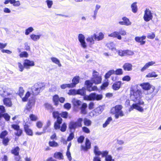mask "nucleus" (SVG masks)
<instances>
[{
    "instance_id": "obj_16",
    "label": "nucleus",
    "mask_w": 161,
    "mask_h": 161,
    "mask_svg": "<svg viewBox=\"0 0 161 161\" xmlns=\"http://www.w3.org/2000/svg\"><path fill=\"white\" fill-rule=\"evenodd\" d=\"M29 126L28 123H25L24 125L25 131L27 135L32 136L33 135V132L31 129H29Z\"/></svg>"
},
{
    "instance_id": "obj_28",
    "label": "nucleus",
    "mask_w": 161,
    "mask_h": 161,
    "mask_svg": "<svg viewBox=\"0 0 161 161\" xmlns=\"http://www.w3.org/2000/svg\"><path fill=\"white\" fill-rule=\"evenodd\" d=\"M4 104L8 107H11L12 103L10 98H5L3 100Z\"/></svg>"
},
{
    "instance_id": "obj_33",
    "label": "nucleus",
    "mask_w": 161,
    "mask_h": 161,
    "mask_svg": "<svg viewBox=\"0 0 161 161\" xmlns=\"http://www.w3.org/2000/svg\"><path fill=\"white\" fill-rule=\"evenodd\" d=\"M72 102L75 106H80L82 104V102L81 101L75 98L73 99Z\"/></svg>"
},
{
    "instance_id": "obj_61",
    "label": "nucleus",
    "mask_w": 161,
    "mask_h": 161,
    "mask_svg": "<svg viewBox=\"0 0 161 161\" xmlns=\"http://www.w3.org/2000/svg\"><path fill=\"white\" fill-rule=\"evenodd\" d=\"M30 118L31 120L35 121L37 119V117L35 115L31 114L30 116Z\"/></svg>"
},
{
    "instance_id": "obj_29",
    "label": "nucleus",
    "mask_w": 161,
    "mask_h": 161,
    "mask_svg": "<svg viewBox=\"0 0 161 161\" xmlns=\"http://www.w3.org/2000/svg\"><path fill=\"white\" fill-rule=\"evenodd\" d=\"M85 85L87 86V90L88 91L91 92L92 91V83L89 80H86L85 82Z\"/></svg>"
},
{
    "instance_id": "obj_35",
    "label": "nucleus",
    "mask_w": 161,
    "mask_h": 161,
    "mask_svg": "<svg viewBox=\"0 0 161 161\" xmlns=\"http://www.w3.org/2000/svg\"><path fill=\"white\" fill-rule=\"evenodd\" d=\"M136 2H134L132 4L131 8L132 11L134 13H136L137 11V7L136 5Z\"/></svg>"
},
{
    "instance_id": "obj_41",
    "label": "nucleus",
    "mask_w": 161,
    "mask_h": 161,
    "mask_svg": "<svg viewBox=\"0 0 161 161\" xmlns=\"http://www.w3.org/2000/svg\"><path fill=\"white\" fill-rule=\"evenodd\" d=\"M118 55L120 56H126V50H116Z\"/></svg>"
},
{
    "instance_id": "obj_13",
    "label": "nucleus",
    "mask_w": 161,
    "mask_h": 161,
    "mask_svg": "<svg viewBox=\"0 0 161 161\" xmlns=\"http://www.w3.org/2000/svg\"><path fill=\"white\" fill-rule=\"evenodd\" d=\"M85 146L82 145L81 146V150L86 151L88 149H90L91 147V143L89 140L88 138L86 139Z\"/></svg>"
},
{
    "instance_id": "obj_44",
    "label": "nucleus",
    "mask_w": 161,
    "mask_h": 161,
    "mask_svg": "<svg viewBox=\"0 0 161 161\" xmlns=\"http://www.w3.org/2000/svg\"><path fill=\"white\" fill-rule=\"evenodd\" d=\"M48 144L49 146L53 147H56L58 146V144L54 141H49Z\"/></svg>"
},
{
    "instance_id": "obj_34",
    "label": "nucleus",
    "mask_w": 161,
    "mask_h": 161,
    "mask_svg": "<svg viewBox=\"0 0 161 161\" xmlns=\"http://www.w3.org/2000/svg\"><path fill=\"white\" fill-rule=\"evenodd\" d=\"M51 60L54 63L57 64L59 67H61V64L60 63L59 60L57 58L55 57H51Z\"/></svg>"
},
{
    "instance_id": "obj_40",
    "label": "nucleus",
    "mask_w": 161,
    "mask_h": 161,
    "mask_svg": "<svg viewBox=\"0 0 161 161\" xmlns=\"http://www.w3.org/2000/svg\"><path fill=\"white\" fill-rule=\"evenodd\" d=\"M115 73V71L114 70H111L108 71L105 75V77L106 79H107L112 74Z\"/></svg>"
},
{
    "instance_id": "obj_8",
    "label": "nucleus",
    "mask_w": 161,
    "mask_h": 161,
    "mask_svg": "<svg viewBox=\"0 0 161 161\" xmlns=\"http://www.w3.org/2000/svg\"><path fill=\"white\" fill-rule=\"evenodd\" d=\"M139 85L143 90L147 91L150 90L151 89V90H153L155 88L154 86L152 85L148 82L143 83L140 84Z\"/></svg>"
},
{
    "instance_id": "obj_10",
    "label": "nucleus",
    "mask_w": 161,
    "mask_h": 161,
    "mask_svg": "<svg viewBox=\"0 0 161 161\" xmlns=\"http://www.w3.org/2000/svg\"><path fill=\"white\" fill-rule=\"evenodd\" d=\"M78 38L81 47L84 48H86V44L85 41L84 36L82 34H79L78 35Z\"/></svg>"
},
{
    "instance_id": "obj_57",
    "label": "nucleus",
    "mask_w": 161,
    "mask_h": 161,
    "mask_svg": "<svg viewBox=\"0 0 161 161\" xmlns=\"http://www.w3.org/2000/svg\"><path fill=\"white\" fill-rule=\"evenodd\" d=\"M126 56H132L134 54V52L130 50H126Z\"/></svg>"
},
{
    "instance_id": "obj_60",
    "label": "nucleus",
    "mask_w": 161,
    "mask_h": 161,
    "mask_svg": "<svg viewBox=\"0 0 161 161\" xmlns=\"http://www.w3.org/2000/svg\"><path fill=\"white\" fill-rule=\"evenodd\" d=\"M105 161H115L114 159L112 158L111 155H108L105 158Z\"/></svg>"
},
{
    "instance_id": "obj_19",
    "label": "nucleus",
    "mask_w": 161,
    "mask_h": 161,
    "mask_svg": "<svg viewBox=\"0 0 161 161\" xmlns=\"http://www.w3.org/2000/svg\"><path fill=\"white\" fill-rule=\"evenodd\" d=\"M80 78L79 76L74 77L72 80V83H70L72 88L75 86L76 84L79 82Z\"/></svg>"
},
{
    "instance_id": "obj_64",
    "label": "nucleus",
    "mask_w": 161,
    "mask_h": 161,
    "mask_svg": "<svg viewBox=\"0 0 161 161\" xmlns=\"http://www.w3.org/2000/svg\"><path fill=\"white\" fill-rule=\"evenodd\" d=\"M64 107L65 109L69 110L71 108V106L70 104L69 103H67L64 104Z\"/></svg>"
},
{
    "instance_id": "obj_47",
    "label": "nucleus",
    "mask_w": 161,
    "mask_h": 161,
    "mask_svg": "<svg viewBox=\"0 0 161 161\" xmlns=\"http://www.w3.org/2000/svg\"><path fill=\"white\" fill-rule=\"evenodd\" d=\"M77 90L75 89H72L70 90L68 94L69 95H75L77 94Z\"/></svg>"
},
{
    "instance_id": "obj_25",
    "label": "nucleus",
    "mask_w": 161,
    "mask_h": 161,
    "mask_svg": "<svg viewBox=\"0 0 161 161\" xmlns=\"http://www.w3.org/2000/svg\"><path fill=\"white\" fill-rule=\"evenodd\" d=\"M77 94L80 95L81 96H86V90L85 87H82L81 89L77 90Z\"/></svg>"
},
{
    "instance_id": "obj_11",
    "label": "nucleus",
    "mask_w": 161,
    "mask_h": 161,
    "mask_svg": "<svg viewBox=\"0 0 161 161\" xmlns=\"http://www.w3.org/2000/svg\"><path fill=\"white\" fill-rule=\"evenodd\" d=\"M34 65V62L33 61H31L28 59H25L24 60V67L26 69H29L30 67Z\"/></svg>"
},
{
    "instance_id": "obj_4",
    "label": "nucleus",
    "mask_w": 161,
    "mask_h": 161,
    "mask_svg": "<svg viewBox=\"0 0 161 161\" xmlns=\"http://www.w3.org/2000/svg\"><path fill=\"white\" fill-rule=\"evenodd\" d=\"M102 80V76L99 75V73L94 70L93 71L92 77L91 79V82L92 84H98L101 83Z\"/></svg>"
},
{
    "instance_id": "obj_46",
    "label": "nucleus",
    "mask_w": 161,
    "mask_h": 161,
    "mask_svg": "<svg viewBox=\"0 0 161 161\" xmlns=\"http://www.w3.org/2000/svg\"><path fill=\"white\" fill-rule=\"evenodd\" d=\"M45 3L47 4V6L49 8H52V6L53 4V1L51 0H46L45 1Z\"/></svg>"
},
{
    "instance_id": "obj_49",
    "label": "nucleus",
    "mask_w": 161,
    "mask_h": 161,
    "mask_svg": "<svg viewBox=\"0 0 161 161\" xmlns=\"http://www.w3.org/2000/svg\"><path fill=\"white\" fill-rule=\"evenodd\" d=\"M84 125L87 126H90L91 124V121L89 119L86 118H85L84 119Z\"/></svg>"
},
{
    "instance_id": "obj_20",
    "label": "nucleus",
    "mask_w": 161,
    "mask_h": 161,
    "mask_svg": "<svg viewBox=\"0 0 161 161\" xmlns=\"http://www.w3.org/2000/svg\"><path fill=\"white\" fill-rule=\"evenodd\" d=\"M146 37L145 36H142L141 37L137 36L135 37V41L138 42L140 43L141 45H143L145 43V41L143 40L146 39Z\"/></svg>"
},
{
    "instance_id": "obj_21",
    "label": "nucleus",
    "mask_w": 161,
    "mask_h": 161,
    "mask_svg": "<svg viewBox=\"0 0 161 161\" xmlns=\"http://www.w3.org/2000/svg\"><path fill=\"white\" fill-rule=\"evenodd\" d=\"M155 64V62L153 61L148 62L145 64L144 66L141 69V70L143 72L148 69L150 66H153Z\"/></svg>"
},
{
    "instance_id": "obj_15",
    "label": "nucleus",
    "mask_w": 161,
    "mask_h": 161,
    "mask_svg": "<svg viewBox=\"0 0 161 161\" xmlns=\"http://www.w3.org/2000/svg\"><path fill=\"white\" fill-rule=\"evenodd\" d=\"M136 109L140 112H143V109L142 107L139 106L137 104H133L129 109V111H131L133 109Z\"/></svg>"
},
{
    "instance_id": "obj_36",
    "label": "nucleus",
    "mask_w": 161,
    "mask_h": 161,
    "mask_svg": "<svg viewBox=\"0 0 161 161\" xmlns=\"http://www.w3.org/2000/svg\"><path fill=\"white\" fill-rule=\"evenodd\" d=\"M59 97L58 95H55L53 96V101L56 105H57L59 103Z\"/></svg>"
},
{
    "instance_id": "obj_22",
    "label": "nucleus",
    "mask_w": 161,
    "mask_h": 161,
    "mask_svg": "<svg viewBox=\"0 0 161 161\" xmlns=\"http://www.w3.org/2000/svg\"><path fill=\"white\" fill-rule=\"evenodd\" d=\"M93 36L95 40L100 41L102 40L104 37V34L101 32H100L98 33V36H97L96 34H93Z\"/></svg>"
},
{
    "instance_id": "obj_50",
    "label": "nucleus",
    "mask_w": 161,
    "mask_h": 161,
    "mask_svg": "<svg viewBox=\"0 0 161 161\" xmlns=\"http://www.w3.org/2000/svg\"><path fill=\"white\" fill-rule=\"evenodd\" d=\"M2 115V117H3L6 121H8L9 120L10 116L7 113H4Z\"/></svg>"
},
{
    "instance_id": "obj_39",
    "label": "nucleus",
    "mask_w": 161,
    "mask_h": 161,
    "mask_svg": "<svg viewBox=\"0 0 161 161\" xmlns=\"http://www.w3.org/2000/svg\"><path fill=\"white\" fill-rule=\"evenodd\" d=\"M158 76L154 72H152L148 73L146 75V77L147 78L151 77H156Z\"/></svg>"
},
{
    "instance_id": "obj_17",
    "label": "nucleus",
    "mask_w": 161,
    "mask_h": 161,
    "mask_svg": "<svg viewBox=\"0 0 161 161\" xmlns=\"http://www.w3.org/2000/svg\"><path fill=\"white\" fill-rule=\"evenodd\" d=\"M84 99L86 100H94L96 98V94L92 93L89 95L85 96L83 97Z\"/></svg>"
},
{
    "instance_id": "obj_48",
    "label": "nucleus",
    "mask_w": 161,
    "mask_h": 161,
    "mask_svg": "<svg viewBox=\"0 0 161 161\" xmlns=\"http://www.w3.org/2000/svg\"><path fill=\"white\" fill-rule=\"evenodd\" d=\"M112 118L110 117H109L106 120L105 122L103 124V127L104 128L106 127L110 123V121H112Z\"/></svg>"
},
{
    "instance_id": "obj_12",
    "label": "nucleus",
    "mask_w": 161,
    "mask_h": 161,
    "mask_svg": "<svg viewBox=\"0 0 161 161\" xmlns=\"http://www.w3.org/2000/svg\"><path fill=\"white\" fill-rule=\"evenodd\" d=\"M123 21H120L119 23L120 25H125L126 26H129L131 24V22L130 21L129 19L125 17H123L122 18Z\"/></svg>"
},
{
    "instance_id": "obj_55",
    "label": "nucleus",
    "mask_w": 161,
    "mask_h": 161,
    "mask_svg": "<svg viewBox=\"0 0 161 161\" xmlns=\"http://www.w3.org/2000/svg\"><path fill=\"white\" fill-rule=\"evenodd\" d=\"M62 89H65L66 88H72L70 84H64L61 85L60 86Z\"/></svg>"
},
{
    "instance_id": "obj_52",
    "label": "nucleus",
    "mask_w": 161,
    "mask_h": 161,
    "mask_svg": "<svg viewBox=\"0 0 161 161\" xmlns=\"http://www.w3.org/2000/svg\"><path fill=\"white\" fill-rule=\"evenodd\" d=\"M12 4H13L14 6L19 7L20 5V3L19 1H16L15 0H12Z\"/></svg>"
},
{
    "instance_id": "obj_54",
    "label": "nucleus",
    "mask_w": 161,
    "mask_h": 161,
    "mask_svg": "<svg viewBox=\"0 0 161 161\" xmlns=\"http://www.w3.org/2000/svg\"><path fill=\"white\" fill-rule=\"evenodd\" d=\"M5 110L4 107L3 106H0V118L2 117V114L4 113Z\"/></svg>"
},
{
    "instance_id": "obj_23",
    "label": "nucleus",
    "mask_w": 161,
    "mask_h": 161,
    "mask_svg": "<svg viewBox=\"0 0 161 161\" xmlns=\"http://www.w3.org/2000/svg\"><path fill=\"white\" fill-rule=\"evenodd\" d=\"M62 119L61 118H58L57 121L54 123V127L56 130L59 129L60 128V125L62 123Z\"/></svg>"
},
{
    "instance_id": "obj_24",
    "label": "nucleus",
    "mask_w": 161,
    "mask_h": 161,
    "mask_svg": "<svg viewBox=\"0 0 161 161\" xmlns=\"http://www.w3.org/2000/svg\"><path fill=\"white\" fill-rule=\"evenodd\" d=\"M108 36L114 38H117L119 40H121L122 38L121 35L119 34V33L118 31H114L111 33L108 34Z\"/></svg>"
},
{
    "instance_id": "obj_7",
    "label": "nucleus",
    "mask_w": 161,
    "mask_h": 161,
    "mask_svg": "<svg viewBox=\"0 0 161 161\" xmlns=\"http://www.w3.org/2000/svg\"><path fill=\"white\" fill-rule=\"evenodd\" d=\"M153 17L151 11L147 8L144 11V14L143 16L144 20L146 22H148L151 20Z\"/></svg>"
},
{
    "instance_id": "obj_37",
    "label": "nucleus",
    "mask_w": 161,
    "mask_h": 161,
    "mask_svg": "<svg viewBox=\"0 0 161 161\" xmlns=\"http://www.w3.org/2000/svg\"><path fill=\"white\" fill-rule=\"evenodd\" d=\"M106 46L108 47L112 50H116V48L114 47V44L113 42H110L108 43Z\"/></svg>"
},
{
    "instance_id": "obj_14",
    "label": "nucleus",
    "mask_w": 161,
    "mask_h": 161,
    "mask_svg": "<svg viewBox=\"0 0 161 161\" xmlns=\"http://www.w3.org/2000/svg\"><path fill=\"white\" fill-rule=\"evenodd\" d=\"M3 93H2V95L4 97L10 95L12 93V91L10 88H7L6 87H3L2 88Z\"/></svg>"
},
{
    "instance_id": "obj_62",
    "label": "nucleus",
    "mask_w": 161,
    "mask_h": 161,
    "mask_svg": "<svg viewBox=\"0 0 161 161\" xmlns=\"http://www.w3.org/2000/svg\"><path fill=\"white\" fill-rule=\"evenodd\" d=\"M45 108L48 110H51L52 109L53 107L52 105L48 103H46L44 104Z\"/></svg>"
},
{
    "instance_id": "obj_26",
    "label": "nucleus",
    "mask_w": 161,
    "mask_h": 161,
    "mask_svg": "<svg viewBox=\"0 0 161 161\" xmlns=\"http://www.w3.org/2000/svg\"><path fill=\"white\" fill-rule=\"evenodd\" d=\"M121 83V82L120 81H118L115 82L112 86L113 89L115 90H119L120 87Z\"/></svg>"
},
{
    "instance_id": "obj_56",
    "label": "nucleus",
    "mask_w": 161,
    "mask_h": 161,
    "mask_svg": "<svg viewBox=\"0 0 161 161\" xmlns=\"http://www.w3.org/2000/svg\"><path fill=\"white\" fill-rule=\"evenodd\" d=\"M24 92V90L23 88L22 87H20L19 89V94L21 97H22V96L23 95Z\"/></svg>"
},
{
    "instance_id": "obj_6",
    "label": "nucleus",
    "mask_w": 161,
    "mask_h": 161,
    "mask_svg": "<svg viewBox=\"0 0 161 161\" xmlns=\"http://www.w3.org/2000/svg\"><path fill=\"white\" fill-rule=\"evenodd\" d=\"M35 102V97H31L29 99L24 111L26 113H27L30 111L32 108L34 106Z\"/></svg>"
},
{
    "instance_id": "obj_3",
    "label": "nucleus",
    "mask_w": 161,
    "mask_h": 161,
    "mask_svg": "<svg viewBox=\"0 0 161 161\" xmlns=\"http://www.w3.org/2000/svg\"><path fill=\"white\" fill-rule=\"evenodd\" d=\"M44 88L43 84L41 83H38L35 84L32 87L31 94L34 96L37 95L40 91L44 89Z\"/></svg>"
},
{
    "instance_id": "obj_59",
    "label": "nucleus",
    "mask_w": 161,
    "mask_h": 161,
    "mask_svg": "<svg viewBox=\"0 0 161 161\" xmlns=\"http://www.w3.org/2000/svg\"><path fill=\"white\" fill-rule=\"evenodd\" d=\"M17 64L19 69V70L21 72L22 71L24 70V65L19 62H18Z\"/></svg>"
},
{
    "instance_id": "obj_30",
    "label": "nucleus",
    "mask_w": 161,
    "mask_h": 161,
    "mask_svg": "<svg viewBox=\"0 0 161 161\" xmlns=\"http://www.w3.org/2000/svg\"><path fill=\"white\" fill-rule=\"evenodd\" d=\"M41 36V35H36L34 34H31L30 36L31 39L34 41H36L39 40Z\"/></svg>"
},
{
    "instance_id": "obj_45",
    "label": "nucleus",
    "mask_w": 161,
    "mask_h": 161,
    "mask_svg": "<svg viewBox=\"0 0 161 161\" xmlns=\"http://www.w3.org/2000/svg\"><path fill=\"white\" fill-rule=\"evenodd\" d=\"M31 93L29 92H27L24 97H22V100L24 102H26L27 101L28 98L30 96V95Z\"/></svg>"
},
{
    "instance_id": "obj_32",
    "label": "nucleus",
    "mask_w": 161,
    "mask_h": 161,
    "mask_svg": "<svg viewBox=\"0 0 161 161\" xmlns=\"http://www.w3.org/2000/svg\"><path fill=\"white\" fill-rule=\"evenodd\" d=\"M94 153L96 155V156H99L101 153V152L99 150V148L97 146H95L94 147Z\"/></svg>"
},
{
    "instance_id": "obj_42",
    "label": "nucleus",
    "mask_w": 161,
    "mask_h": 161,
    "mask_svg": "<svg viewBox=\"0 0 161 161\" xmlns=\"http://www.w3.org/2000/svg\"><path fill=\"white\" fill-rule=\"evenodd\" d=\"M34 29L32 27H30L27 29L25 32V34L26 35H29L31 32H32Z\"/></svg>"
},
{
    "instance_id": "obj_18",
    "label": "nucleus",
    "mask_w": 161,
    "mask_h": 161,
    "mask_svg": "<svg viewBox=\"0 0 161 161\" xmlns=\"http://www.w3.org/2000/svg\"><path fill=\"white\" fill-rule=\"evenodd\" d=\"M132 65L130 63H125L123 66V68L125 71H130L132 69Z\"/></svg>"
},
{
    "instance_id": "obj_5",
    "label": "nucleus",
    "mask_w": 161,
    "mask_h": 161,
    "mask_svg": "<svg viewBox=\"0 0 161 161\" xmlns=\"http://www.w3.org/2000/svg\"><path fill=\"white\" fill-rule=\"evenodd\" d=\"M83 121V119L81 118H79L76 122L71 121L69 125V129L71 130H75L78 127H80L82 126V122Z\"/></svg>"
},
{
    "instance_id": "obj_38",
    "label": "nucleus",
    "mask_w": 161,
    "mask_h": 161,
    "mask_svg": "<svg viewBox=\"0 0 161 161\" xmlns=\"http://www.w3.org/2000/svg\"><path fill=\"white\" fill-rule=\"evenodd\" d=\"M19 147H17L12 149L11 151L12 153L15 155H18L19 154Z\"/></svg>"
},
{
    "instance_id": "obj_51",
    "label": "nucleus",
    "mask_w": 161,
    "mask_h": 161,
    "mask_svg": "<svg viewBox=\"0 0 161 161\" xmlns=\"http://www.w3.org/2000/svg\"><path fill=\"white\" fill-rule=\"evenodd\" d=\"M19 56L20 58H27L28 56V54L27 52L24 51L21 52Z\"/></svg>"
},
{
    "instance_id": "obj_43",
    "label": "nucleus",
    "mask_w": 161,
    "mask_h": 161,
    "mask_svg": "<svg viewBox=\"0 0 161 161\" xmlns=\"http://www.w3.org/2000/svg\"><path fill=\"white\" fill-rule=\"evenodd\" d=\"M103 110V107L100 106L95 109V111L96 113H97L98 114H100L102 112Z\"/></svg>"
},
{
    "instance_id": "obj_2",
    "label": "nucleus",
    "mask_w": 161,
    "mask_h": 161,
    "mask_svg": "<svg viewBox=\"0 0 161 161\" xmlns=\"http://www.w3.org/2000/svg\"><path fill=\"white\" fill-rule=\"evenodd\" d=\"M122 108V106L121 105H117L111 108V113L112 114H115V118L117 119L119 116L122 117L124 115L121 110Z\"/></svg>"
},
{
    "instance_id": "obj_63",
    "label": "nucleus",
    "mask_w": 161,
    "mask_h": 161,
    "mask_svg": "<svg viewBox=\"0 0 161 161\" xmlns=\"http://www.w3.org/2000/svg\"><path fill=\"white\" fill-rule=\"evenodd\" d=\"M114 73L117 75H121L123 74L122 70L121 69H118L115 71Z\"/></svg>"
},
{
    "instance_id": "obj_58",
    "label": "nucleus",
    "mask_w": 161,
    "mask_h": 161,
    "mask_svg": "<svg viewBox=\"0 0 161 161\" xmlns=\"http://www.w3.org/2000/svg\"><path fill=\"white\" fill-rule=\"evenodd\" d=\"M67 128L66 124L65 123H64L61 128L60 130L62 132H64L66 131Z\"/></svg>"
},
{
    "instance_id": "obj_1",
    "label": "nucleus",
    "mask_w": 161,
    "mask_h": 161,
    "mask_svg": "<svg viewBox=\"0 0 161 161\" xmlns=\"http://www.w3.org/2000/svg\"><path fill=\"white\" fill-rule=\"evenodd\" d=\"M141 91L136 89L131 90L130 98L132 100L139 105H143L144 102L141 99L142 97Z\"/></svg>"
},
{
    "instance_id": "obj_53",
    "label": "nucleus",
    "mask_w": 161,
    "mask_h": 161,
    "mask_svg": "<svg viewBox=\"0 0 161 161\" xmlns=\"http://www.w3.org/2000/svg\"><path fill=\"white\" fill-rule=\"evenodd\" d=\"M155 34L154 33H148L147 35V38L151 39H154L155 37Z\"/></svg>"
},
{
    "instance_id": "obj_31",
    "label": "nucleus",
    "mask_w": 161,
    "mask_h": 161,
    "mask_svg": "<svg viewBox=\"0 0 161 161\" xmlns=\"http://www.w3.org/2000/svg\"><path fill=\"white\" fill-rule=\"evenodd\" d=\"M54 158L58 159H63V156L60 152L56 153H54Z\"/></svg>"
},
{
    "instance_id": "obj_9",
    "label": "nucleus",
    "mask_w": 161,
    "mask_h": 161,
    "mask_svg": "<svg viewBox=\"0 0 161 161\" xmlns=\"http://www.w3.org/2000/svg\"><path fill=\"white\" fill-rule=\"evenodd\" d=\"M155 88L154 89L151 90L149 91H147L145 93V99L148 101L152 99L155 95V94L153 93Z\"/></svg>"
},
{
    "instance_id": "obj_27",
    "label": "nucleus",
    "mask_w": 161,
    "mask_h": 161,
    "mask_svg": "<svg viewBox=\"0 0 161 161\" xmlns=\"http://www.w3.org/2000/svg\"><path fill=\"white\" fill-rule=\"evenodd\" d=\"M94 37L93 36V35L88 37L86 39V41L89 43L90 45H92L94 43L95 40Z\"/></svg>"
}]
</instances>
